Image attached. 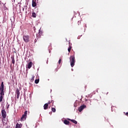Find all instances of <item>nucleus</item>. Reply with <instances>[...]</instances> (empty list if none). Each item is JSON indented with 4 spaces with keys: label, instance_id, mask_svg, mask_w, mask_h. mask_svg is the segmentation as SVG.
<instances>
[{
    "label": "nucleus",
    "instance_id": "obj_14",
    "mask_svg": "<svg viewBox=\"0 0 128 128\" xmlns=\"http://www.w3.org/2000/svg\"><path fill=\"white\" fill-rule=\"evenodd\" d=\"M64 124H70V121L66 120H65L64 122Z\"/></svg>",
    "mask_w": 128,
    "mask_h": 128
},
{
    "label": "nucleus",
    "instance_id": "obj_21",
    "mask_svg": "<svg viewBox=\"0 0 128 128\" xmlns=\"http://www.w3.org/2000/svg\"><path fill=\"white\" fill-rule=\"evenodd\" d=\"M15 60L14 58H12V64H14Z\"/></svg>",
    "mask_w": 128,
    "mask_h": 128
},
{
    "label": "nucleus",
    "instance_id": "obj_20",
    "mask_svg": "<svg viewBox=\"0 0 128 128\" xmlns=\"http://www.w3.org/2000/svg\"><path fill=\"white\" fill-rule=\"evenodd\" d=\"M23 115L26 117L28 116V111H26Z\"/></svg>",
    "mask_w": 128,
    "mask_h": 128
},
{
    "label": "nucleus",
    "instance_id": "obj_5",
    "mask_svg": "<svg viewBox=\"0 0 128 128\" xmlns=\"http://www.w3.org/2000/svg\"><path fill=\"white\" fill-rule=\"evenodd\" d=\"M86 108V106L83 104L82 106H81L79 108H78V110L79 112H82V110H84V108Z\"/></svg>",
    "mask_w": 128,
    "mask_h": 128
},
{
    "label": "nucleus",
    "instance_id": "obj_12",
    "mask_svg": "<svg viewBox=\"0 0 128 128\" xmlns=\"http://www.w3.org/2000/svg\"><path fill=\"white\" fill-rule=\"evenodd\" d=\"M26 120V116L23 114L20 118V120L22 122V120Z\"/></svg>",
    "mask_w": 128,
    "mask_h": 128
},
{
    "label": "nucleus",
    "instance_id": "obj_13",
    "mask_svg": "<svg viewBox=\"0 0 128 128\" xmlns=\"http://www.w3.org/2000/svg\"><path fill=\"white\" fill-rule=\"evenodd\" d=\"M48 104L46 103L44 106V110H48Z\"/></svg>",
    "mask_w": 128,
    "mask_h": 128
},
{
    "label": "nucleus",
    "instance_id": "obj_11",
    "mask_svg": "<svg viewBox=\"0 0 128 128\" xmlns=\"http://www.w3.org/2000/svg\"><path fill=\"white\" fill-rule=\"evenodd\" d=\"M22 124L17 123L16 126V128H22Z\"/></svg>",
    "mask_w": 128,
    "mask_h": 128
},
{
    "label": "nucleus",
    "instance_id": "obj_10",
    "mask_svg": "<svg viewBox=\"0 0 128 128\" xmlns=\"http://www.w3.org/2000/svg\"><path fill=\"white\" fill-rule=\"evenodd\" d=\"M67 120H70V122H73L74 124H78V122L74 120H71L70 118H68Z\"/></svg>",
    "mask_w": 128,
    "mask_h": 128
},
{
    "label": "nucleus",
    "instance_id": "obj_7",
    "mask_svg": "<svg viewBox=\"0 0 128 128\" xmlns=\"http://www.w3.org/2000/svg\"><path fill=\"white\" fill-rule=\"evenodd\" d=\"M32 6L33 8H36V0H32Z\"/></svg>",
    "mask_w": 128,
    "mask_h": 128
},
{
    "label": "nucleus",
    "instance_id": "obj_4",
    "mask_svg": "<svg viewBox=\"0 0 128 128\" xmlns=\"http://www.w3.org/2000/svg\"><path fill=\"white\" fill-rule=\"evenodd\" d=\"M23 40L25 42H30V36H23Z\"/></svg>",
    "mask_w": 128,
    "mask_h": 128
},
{
    "label": "nucleus",
    "instance_id": "obj_24",
    "mask_svg": "<svg viewBox=\"0 0 128 128\" xmlns=\"http://www.w3.org/2000/svg\"><path fill=\"white\" fill-rule=\"evenodd\" d=\"M46 104H52V102L51 101H48V102Z\"/></svg>",
    "mask_w": 128,
    "mask_h": 128
},
{
    "label": "nucleus",
    "instance_id": "obj_15",
    "mask_svg": "<svg viewBox=\"0 0 128 128\" xmlns=\"http://www.w3.org/2000/svg\"><path fill=\"white\" fill-rule=\"evenodd\" d=\"M32 16L33 18H36V14L35 12H32Z\"/></svg>",
    "mask_w": 128,
    "mask_h": 128
},
{
    "label": "nucleus",
    "instance_id": "obj_16",
    "mask_svg": "<svg viewBox=\"0 0 128 128\" xmlns=\"http://www.w3.org/2000/svg\"><path fill=\"white\" fill-rule=\"evenodd\" d=\"M72 46H70L68 48V52H70V50H72Z\"/></svg>",
    "mask_w": 128,
    "mask_h": 128
},
{
    "label": "nucleus",
    "instance_id": "obj_3",
    "mask_svg": "<svg viewBox=\"0 0 128 128\" xmlns=\"http://www.w3.org/2000/svg\"><path fill=\"white\" fill-rule=\"evenodd\" d=\"M2 116L3 118H6V110L4 109V106H3L2 108Z\"/></svg>",
    "mask_w": 128,
    "mask_h": 128
},
{
    "label": "nucleus",
    "instance_id": "obj_2",
    "mask_svg": "<svg viewBox=\"0 0 128 128\" xmlns=\"http://www.w3.org/2000/svg\"><path fill=\"white\" fill-rule=\"evenodd\" d=\"M0 94H4V82H2L0 86Z\"/></svg>",
    "mask_w": 128,
    "mask_h": 128
},
{
    "label": "nucleus",
    "instance_id": "obj_25",
    "mask_svg": "<svg viewBox=\"0 0 128 128\" xmlns=\"http://www.w3.org/2000/svg\"><path fill=\"white\" fill-rule=\"evenodd\" d=\"M10 108V104H8L7 106V110H8Z\"/></svg>",
    "mask_w": 128,
    "mask_h": 128
},
{
    "label": "nucleus",
    "instance_id": "obj_6",
    "mask_svg": "<svg viewBox=\"0 0 128 128\" xmlns=\"http://www.w3.org/2000/svg\"><path fill=\"white\" fill-rule=\"evenodd\" d=\"M16 94H17V98H20V90H18V88L16 91Z\"/></svg>",
    "mask_w": 128,
    "mask_h": 128
},
{
    "label": "nucleus",
    "instance_id": "obj_22",
    "mask_svg": "<svg viewBox=\"0 0 128 128\" xmlns=\"http://www.w3.org/2000/svg\"><path fill=\"white\" fill-rule=\"evenodd\" d=\"M50 102H51V104H52V106H54V101L52 100Z\"/></svg>",
    "mask_w": 128,
    "mask_h": 128
},
{
    "label": "nucleus",
    "instance_id": "obj_18",
    "mask_svg": "<svg viewBox=\"0 0 128 128\" xmlns=\"http://www.w3.org/2000/svg\"><path fill=\"white\" fill-rule=\"evenodd\" d=\"M52 110L53 112H56V108H52Z\"/></svg>",
    "mask_w": 128,
    "mask_h": 128
},
{
    "label": "nucleus",
    "instance_id": "obj_26",
    "mask_svg": "<svg viewBox=\"0 0 128 128\" xmlns=\"http://www.w3.org/2000/svg\"><path fill=\"white\" fill-rule=\"evenodd\" d=\"M126 116H128V112H126Z\"/></svg>",
    "mask_w": 128,
    "mask_h": 128
},
{
    "label": "nucleus",
    "instance_id": "obj_29",
    "mask_svg": "<svg viewBox=\"0 0 128 128\" xmlns=\"http://www.w3.org/2000/svg\"><path fill=\"white\" fill-rule=\"evenodd\" d=\"M86 28V24L85 25Z\"/></svg>",
    "mask_w": 128,
    "mask_h": 128
},
{
    "label": "nucleus",
    "instance_id": "obj_30",
    "mask_svg": "<svg viewBox=\"0 0 128 128\" xmlns=\"http://www.w3.org/2000/svg\"><path fill=\"white\" fill-rule=\"evenodd\" d=\"M69 44H70V43L69 42Z\"/></svg>",
    "mask_w": 128,
    "mask_h": 128
},
{
    "label": "nucleus",
    "instance_id": "obj_17",
    "mask_svg": "<svg viewBox=\"0 0 128 128\" xmlns=\"http://www.w3.org/2000/svg\"><path fill=\"white\" fill-rule=\"evenodd\" d=\"M34 80V76L33 75L32 78L30 79V82H32Z\"/></svg>",
    "mask_w": 128,
    "mask_h": 128
},
{
    "label": "nucleus",
    "instance_id": "obj_8",
    "mask_svg": "<svg viewBox=\"0 0 128 128\" xmlns=\"http://www.w3.org/2000/svg\"><path fill=\"white\" fill-rule=\"evenodd\" d=\"M32 62H30L28 64H26V68L30 69V68H32Z\"/></svg>",
    "mask_w": 128,
    "mask_h": 128
},
{
    "label": "nucleus",
    "instance_id": "obj_23",
    "mask_svg": "<svg viewBox=\"0 0 128 128\" xmlns=\"http://www.w3.org/2000/svg\"><path fill=\"white\" fill-rule=\"evenodd\" d=\"M60 62H62V59H60L58 60V64H60Z\"/></svg>",
    "mask_w": 128,
    "mask_h": 128
},
{
    "label": "nucleus",
    "instance_id": "obj_1",
    "mask_svg": "<svg viewBox=\"0 0 128 128\" xmlns=\"http://www.w3.org/2000/svg\"><path fill=\"white\" fill-rule=\"evenodd\" d=\"M70 66L72 68H74V64H76V58H74V56H72L70 58Z\"/></svg>",
    "mask_w": 128,
    "mask_h": 128
},
{
    "label": "nucleus",
    "instance_id": "obj_9",
    "mask_svg": "<svg viewBox=\"0 0 128 128\" xmlns=\"http://www.w3.org/2000/svg\"><path fill=\"white\" fill-rule=\"evenodd\" d=\"M4 93H3V94H1V93H0V102H2V100L4 99Z\"/></svg>",
    "mask_w": 128,
    "mask_h": 128
},
{
    "label": "nucleus",
    "instance_id": "obj_28",
    "mask_svg": "<svg viewBox=\"0 0 128 128\" xmlns=\"http://www.w3.org/2000/svg\"><path fill=\"white\" fill-rule=\"evenodd\" d=\"M34 42H36V39L34 40Z\"/></svg>",
    "mask_w": 128,
    "mask_h": 128
},
{
    "label": "nucleus",
    "instance_id": "obj_27",
    "mask_svg": "<svg viewBox=\"0 0 128 128\" xmlns=\"http://www.w3.org/2000/svg\"><path fill=\"white\" fill-rule=\"evenodd\" d=\"M80 24V22L78 21V24Z\"/></svg>",
    "mask_w": 128,
    "mask_h": 128
},
{
    "label": "nucleus",
    "instance_id": "obj_19",
    "mask_svg": "<svg viewBox=\"0 0 128 128\" xmlns=\"http://www.w3.org/2000/svg\"><path fill=\"white\" fill-rule=\"evenodd\" d=\"M38 82H40V80H38V79H36V80H35V84H38Z\"/></svg>",
    "mask_w": 128,
    "mask_h": 128
}]
</instances>
